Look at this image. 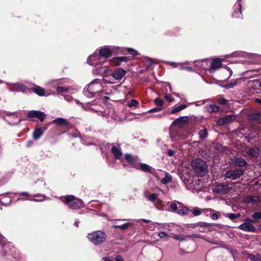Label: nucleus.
Here are the masks:
<instances>
[{
  "instance_id": "1",
  "label": "nucleus",
  "mask_w": 261,
  "mask_h": 261,
  "mask_svg": "<svg viewBox=\"0 0 261 261\" xmlns=\"http://www.w3.org/2000/svg\"><path fill=\"white\" fill-rule=\"evenodd\" d=\"M103 92V86L101 80L94 79L83 90V94L89 98H93L100 92Z\"/></svg>"
},
{
  "instance_id": "2",
  "label": "nucleus",
  "mask_w": 261,
  "mask_h": 261,
  "mask_svg": "<svg viewBox=\"0 0 261 261\" xmlns=\"http://www.w3.org/2000/svg\"><path fill=\"white\" fill-rule=\"evenodd\" d=\"M0 246L1 247V253L4 256H11L15 257L16 249L11 243L7 242L6 239L0 234Z\"/></svg>"
},
{
  "instance_id": "3",
  "label": "nucleus",
  "mask_w": 261,
  "mask_h": 261,
  "mask_svg": "<svg viewBox=\"0 0 261 261\" xmlns=\"http://www.w3.org/2000/svg\"><path fill=\"white\" fill-rule=\"evenodd\" d=\"M88 238L95 245H101L107 239V235L101 231H95L88 233Z\"/></svg>"
},
{
  "instance_id": "4",
  "label": "nucleus",
  "mask_w": 261,
  "mask_h": 261,
  "mask_svg": "<svg viewBox=\"0 0 261 261\" xmlns=\"http://www.w3.org/2000/svg\"><path fill=\"white\" fill-rule=\"evenodd\" d=\"M60 199L64 203L68 204L69 208L71 209L79 208L83 204L82 201L80 199H76L72 195H67L64 198H61Z\"/></svg>"
},
{
  "instance_id": "5",
  "label": "nucleus",
  "mask_w": 261,
  "mask_h": 261,
  "mask_svg": "<svg viewBox=\"0 0 261 261\" xmlns=\"http://www.w3.org/2000/svg\"><path fill=\"white\" fill-rule=\"evenodd\" d=\"M20 197L17 199V200H31L35 201H43L45 196L40 194L30 195L28 192H22L19 194Z\"/></svg>"
},
{
  "instance_id": "6",
  "label": "nucleus",
  "mask_w": 261,
  "mask_h": 261,
  "mask_svg": "<svg viewBox=\"0 0 261 261\" xmlns=\"http://www.w3.org/2000/svg\"><path fill=\"white\" fill-rule=\"evenodd\" d=\"M192 166L195 172L198 174L205 173L207 170V166L205 163L199 159L193 161Z\"/></svg>"
},
{
  "instance_id": "7",
  "label": "nucleus",
  "mask_w": 261,
  "mask_h": 261,
  "mask_svg": "<svg viewBox=\"0 0 261 261\" xmlns=\"http://www.w3.org/2000/svg\"><path fill=\"white\" fill-rule=\"evenodd\" d=\"M244 173V170L242 169H235L227 171L224 174L225 178L234 180L239 178Z\"/></svg>"
},
{
  "instance_id": "8",
  "label": "nucleus",
  "mask_w": 261,
  "mask_h": 261,
  "mask_svg": "<svg viewBox=\"0 0 261 261\" xmlns=\"http://www.w3.org/2000/svg\"><path fill=\"white\" fill-rule=\"evenodd\" d=\"M105 62V60L102 59L96 51L89 56L87 59V63L90 65L95 67H100Z\"/></svg>"
},
{
  "instance_id": "9",
  "label": "nucleus",
  "mask_w": 261,
  "mask_h": 261,
  "mask_svg": "<svg viewBox=\"0 0 261 261\" xmlns=\"http://www.w3.org/2000/svg\"><path fill=\"white\" fill-rule=\"evenodd\" d=\"M122 162H126L134 167L138 168V165L141 160L137 156L133 155L130 153L124 154V158L121 159Z\"/></svg>"
},
{
  "instance_id": "10",
  "label": "nucleus",
  "mask_w": 261,
  "mask_h": 261,
  "mask_svg": "<svg viewBox=\"0 0 261 261\" xmlns=\"http://www.w3.org/2000/svg\"><path fill=\"white\" fill-rule=\"evenodd\" d=\"M114 49V46H105L98 50V54L102 59L105 60V59L108 58L112 56Z\"/></svg>"
},
{
  "instance_id": "11",
  "label": "nucleus",
  "mask_w": 261,
  "mask_h": 261,
  "mask_svg": "<svg viewBox=\"0 0 261 261\" xmlns=\"http://www.w3.org/2000/svg\"><path fill=\"white\" fill-rule=\"evenodd\" d=\"M140 166L137 169L146 173H149L154 177L159 178L158 171L153 169L151 166L145 163H139Z\"/></svg>"
},
{
  "instance_id": "12",
  "label": "nucleus",
  "mask_w": 261,
  "mask_h": 261,
  "mask_svg": "<svg viewBox=\"0 0 261 261\" xmlns=\"http://www.w3.org/2000/svg\"><path fill=\"white\" fill-rule=\"evenodd\" d=\"M45 116L46 115L44 112L36 110L30 111L27 114V118H38L41 122L44 120Z\"/></svg>"
},
{
  "instance_id": "13",
  "label": "nucleus",
  "mask_w": 261,
  "mask_h": 261,
  "mask_svg": "<svg viewBox=\"0 0 261 261\" xmlns=\"http://www.w3.org/2000/svg\"><path fill=\"white\" fill-rule=\"evenodd\" d=\"M111 151L115 159L116 160H121V159L123 158V153L120 145H115V144L113 143L111 144Z\"/></svg>"
},
{
  "instance_id": "14",
  "label": "nucleus",
  "mask_w": 261,
  "mask_h": 261,
  "mask_svg": "<svg viewBox=\"0 0 261 261\" xmlns=\"http://www.w3.org/2000/svg\"><path fill=\"white\" fill-rule=\"evenodd\" d=\"M236 118V116L233 114L227 115L225 117H222L217 120V124L218 125H223L226 124Z\"/></svg>"
},
{
  "instance_id": "15",
  "label": "nucleus",
  "mask_w": 261,
  "mask_h": 261,
  "mask_svg": "<svg viewBox=\"0 0 261 261\" xmlns=\"http://www.w3.org/2000/svg\"><path fill=\"white\" fill-rule=\"evenodd\" d=\"M229 191V186L224 183L219 184V185H217L215 188V191L218 194H226Z\"/></svg>"
},
{
  "instance_id": "16",
  "label": "nucleus",
  "mask_w": 261,
  "mask_h": 261,
  "mask_svg": "<svg viewBox=\"0 0 261 261\" xmlns=\"http://www.w3.org/2000/svg\"><path fill=\"white\" fill-rule=\"evenodd\" d=\"M222 60L220 58H216L213 60L211 63V66L209 68L210 72H213L222 67Z\"/></svg>"
},
{
  "instance_id": "17",
  "label": "nucleus",
  "mask_w": 261,
  "mask_h": 261,
  "mask_svg": "<svg viewBox=\"0 0 261 261\" xmlns=\"http://www.w3.org/2000/svg\"><path fill=\"white\" fill-rule=\"evenodd\" d=\"M126 71L122 68H116L112 73V76L115 80H120L125 75Z\"/></svg>"
},
{
  "instance_id": "18",
  "label": "nucleus",
  "mask_w": 261,
  "mask_h": 261,
  "mask_svg": "<svg viewBox=\"0 0 261 261\" xmlns=\"http://www.w3.org/2000/svg\"><path fill=\"white\" fill-rule=\"evenodd\" d=\"M233 18H242L241 4L240 2H237L234 6L232 14Z\"/></svg>"
},
{
  "instance_id": "19",
  "label": "nucleus",
  "mask_w": 261,
  "mask_h": 261,
  "mask_svg": "<svg viewBox=\"0 0 261 261\" xmlns=\"http://www.w3.org/2000/svg\"><path fill=\"white\" fill-rule=\"evenodd\" d=\"M239 228L248 232H255L256 230L255 226L250 223L244 222L239 226Z\"/></svg>"
},
{
  "instance_id": "20",
  "label": "nucleus",
  "mask_w": 261,
  "mask_h": 261,
  "mask_svg": "<svg viewBox=\"0 0 261 261\" xmlns=\"http://www.w3.org/2000/svg\"><path fill=\"white\" fill-rule=\"evenodd\" d=\"M188 117L187 116H180L175 119L171 123V125H181L187 122Z\"/></svg>"
},
{
  "instance_id": "21",
  "label": "nucleus",
  "mask_w": 261,
  "mask_h": 261,
  "mask_svg": "<svg viewBox=\"0 0 261 261\" xmlns=\"http://www.w3.org/2000/svg\"><path fill=\"white\" fill-rule=\"evenodd\" d=\"M52 123L57 124L61 126H66L69 125L67 119L63 118H57L53 120Z\"/></svg>"
},
{
  "instance_id": "22",
  "label": "nucleus",
  "mask_w": 261,
  "mask_h": 261,
  "mask_svg": "<svg viewBox=\"0 0 261 261\" xmlns=\"http://www.w3.org/2000/svg\"><path fill=\"white\" fill-rule=\"evenodd\" d=\"M259 201V197L257 196H249L246 197L243 200L244 203H256Z\"/></svg>"
},
{
  "instance_id": "23",
  "label": "nucleus",
  "mask_w": 261,
  "mask_h": 261,
  "mask_svg": "<svg viewBox=\"0 0 261 261\" xmlns=\"http://www.w3.org/2000/svg\"><path fill=\"white\" fill-rule=\"evenodd\" d=\"M242 79H237L232 80L229 84L224 86H222V87L226 89L233 88L234 86H237L239 83H240Z\"/></svg>"
},
{
  "instance_id": "24",
  "label": "nucleus",
  "mask_w": 261,
  "mask_h": 261,
  "mask_svg": "<svg viewBox=\"0 0 261 261\" xmlns=\"http://www.w3.org/2000/svg\"><path fill=\"white\" fill-rule=\"evenodd\" d=\"M247 153L253 158H257L259 155V150L256 147L249 148Z\"/></svg>"
},
{
  "instance_id": "25",
  "label": "nucleus",
  "mask_w": 261,
  "mask_h": 261,
  "mask_svg": "<svg viewBox=\"0 0 261 261\" xmlns=\"http://www.w3.org/2000/svg\"><path fill=\"white\" fill-rule=\"evenodd\" d=\"M234 165L236 166L245 167L247 165V162L242 158H237L234 160Z\"/></svg>"
},
{
  "instance_id": "26",
  "label": "nucleus",
  "mask_w": 261,
  "mask_h": 261,
  "mask_svg": "<svg viewBox=\"0 0 261 261\" xmlns=\"http://www.w3.org/2000/svg\"><path fill=\"white\" fill-rule=\"evenodd\" d=\"M144 196L148 201L151 202H154V201L157 199L159 194L156 193H152L151 194H149L148 192H145L144 193Z\"/></svg>"
},
{
  "instance_id": "27",
  "label": "nucleus",
  "mask_w": 261,
  "mask_h": 261,
  "mask_svg": "<svg viewBox=\"0 0 261 261\" xmlns=\"http://www.w3.org/2000/svg\"><path fill=\"white\" fill-rule=\"evenodd\" d=\"M31 91L39 96H43L45 95L44 89L39 86H36L35 87L31 88Z\"/></svg>"
},
{
  "instance_id": "28",
  "label": "nucleus",
  "mask_w": 261,
  "mask_h": 261,
  "mask_svg": "<svg viewBox=\"0 0 261 261\" xmlns=\"http://www.w3.org/2000/svg\"><path fill=\"white\" fill-rule=\"evenodd\" d=\"M206 62L205 59L197 60L194 61L195 66L198 69H205L206 67L204 65V63Z\"/></svg>"
},
{
  "instance_id": "29",
  "label": "nucleus",
  "mask_w": 261,
  "mask_h": 261,
  "mask_svg": "<svg viewBox=\"0 0 261 261\" xmlns=\"http://www.w3.org/2000/svg\"><path fill=\"white\" fill-rule=\"evenodd\" d=\"M43 130L41 128H37L35 129L33 132V138L37 140H38L40 137L42 135Z\"/></svg>"
},
{
  "instance_id": "30",
  "label": "nucleus",
  "mask_w": 261,
  "mask_h": 261,
  "mask_svg": "<svg viewBox=\"0 0 261 261\" xmlns=\"http://www.w3.org/2000/svg\"><path fill=\"white\" fill-rule=\"evenodd\" d=\"M205 111L210 113L217 112L219 111V108L218 106L214 105H207L205 107Z\"/></svg>"
},
{
  "instance_id": "31",
  "label": "nucleus",
  "mask_w": 261,
  "mask_h": 261,
  "mask_svg": "<svg viewBox=\"0 0 261 261\" xmlns=\"http://www.w3.org/2000/svg\"><path fill=\"white\" fill-rule=\"evenodd\" d=\"M211 224L210 223H206V222H201V224L199 225L200 226L198 231L201 232H205L208 231V227L210 226Z\"/></svg>"
},
{
  "instance_id": "32",
  "label": "nucleus",
  "mask_w": 261,
  "mask_h": 261,
  "mask_svg": "<svg viewBox=\"0 0 261 261\" xmlns=\"http://www.w3.org/2000/svg\"><path fill=\"white\" fill-rule=\"evenodd\" d=\"M133 223L130 222H127L122 225H114L113 227L115 228H119L121 230H124L127 229L128 227L132 226Z\"/></svg>"
},
{
  "instance_id": "33",
  "label": "nucleus",
  "mask_w": 261,
  "mask_h": 261,
  "mask_svg": "<svg viewBox=\"0 0 261 261\" xmlns=\"http://www.w3.org/2000/svg\"><path fill=\"white\" fill-rule=\"evenodd\" d=\"M261 117L260 113H254L248 116V119L251 120H260Z\"/></svg>"
},
{
  "instance_id": "34",
  "label": "nucleus",
  "mask_w": 261,
  "mask_h": 261,
  "mask_svg": "<svg viewBox=\"0 0 261 261\" xmlns=\"http://www.w3.org/2000/svg\"><path fill=\"white\" fill-rule=\"evenodd\" d=\"M189 210L186 206H182L177 211V213L181 216H186L189 214Z\"/></svg>"
},
{
  "instance_id": "35",
  "label": "nucleus",
  "mask_w": 261,
  "mask_h": 261,
  "mask_svg": "<svg viewBox=\"0 0 261 261\" xmlns=\"http://www.w3.org/2000/svg\"><path fill=\"white\" fill-rule=\"evenodd\" d=\"M199 138L201 140H204L207 137L208 130L206 128L201 129L199 132Z\"/></svg>"
},
{
  "instance_id": "36",
  "label": "nucleus",
  "mask_w": 261,
  "mask_h": 261,
  "mask_svg": "<svg viewBox=\"0 0 261 261\" xmlns=\"http://www.w3.org/2000/svg\"><path fill=\"white\" fill-rule=\"evenodd\" d=\"M241 214H233V213H226L224 214V216L226 218H229L231 220H234L239 217H240Z\"/></svg>"
},
{
  "instance_id": "37",
  "label": "nucleus",
  "mask_w": 261,
  "mask_h": 261,
  "mask_svg": "<svg viewBox=\"0 0 261 261\" xmlns=\"http://www.w3.org/2000/svg\"><path fill=\"white\" fill-rule=\"evenodd\" d=\"M129 60L128 57H115L114 58L113 61H118V62L116 63V65H119L120 64V63L122 62H127Z\"/></svg>"
},
{
  "instance_id": "38",
  "label": "nucleus",
  "mask_w": 261,
  "mask_h": 261,
  "mask_svg": "<svg viewBox=\"0 0 261 261\" xmlns=\"http://www.w3.org/2000/svg\"><path fill=\"white\" fill-rule=\"evenodd\" d=\"M172 176L168 173H166L165 177L162 178L161 180V182L163 184H167L172 181Z\"/></svg>"
},
{
  "instance_id": "39",
  "label": "nucleus",
  "mask_w": 261,
  "mask_h": 261,
  "mask_svg": "<svg viewBox=\"0 0 261 261\" xmlns=\"http://www.w3.org/2000/svg\"><path fill=\"white\" fill-rule=\"evenodd\" d=\"M259 253L255 254H248L247 258H249L251 261H258Z\"/></svg>"
},
{
  "instance_id": "40",
  "label": "nucleus",
  "mask_w": 261,
  "mask_h": 261,
  "mask_svg": "<svg viewBox=\"0 0 261 261\" xmlns=\"http://www.w3.org/2000/svg\"><path fill=\"white\" fill-rule=\"evenodd\" d=\"M251 217L254 221H256V223H257L258 220L261 219V211L259 212H254V213L251 216Z\"/></svg>"
},
{
  "instance_id": "41",
  "label": "nucleus",
  "mask_w": 261,
  "mask_h": 261,
  "mask_svg": "<svg viewBox=\"0 0 261 261\" xmlns=\"http://www.w3.org/2000/svg\"><path fill=\"white\" fill-rule=\"evenodd\" d=\"M15 86L18 89L19 91L25 92L27 89V87L25 85L20 84L18 83L14 84Z\"/></svg>"
},
{
  "instance_id": "42",
  "label": "nucleus",
  "mask_w": 261,
  "mask_h": 261,
  "mask_svg": "<svg viewBox=\"0 0 261 261\" xmlns=\"http://www.w3.org/2000/svg\"><path fill=\"white\" fill-rule=\"evenodd\" d=\"M255 135L253 133L249 134L245 137L246 140L250 143H252V141H255Z\"/></svg>"
},
{
  "instance_id": "43",
  "label": "nucleus",
  "mask_w": 261,
  "mask_h": 261,
  "mask_svg": "<svg viewBox=\"0 0 261 261\" xmlns=\"http://www.w3.org/2000/svg\"><path fill=\"white\" fill-rule=\"evenodd\" d=\"M69 88L67 87H60L58 86L57 88V91L59 93H63L68 91Z\"/></svg>"
},
{
  "instance_id": "44",
  "label": "nucleus",
  "mask_w": 261,
  "mask_h": 261,
  "mask_svg": "<svg viewBox=\"0 0 261 261\" xmlns=\"http://www.w3.org/2000/svg\"><path fill=\"white\" fill-rule=\"evenodd\" d=\"M192 213L194 216H198L202 213V211L200 208L195 207L192 210Z\"/></svg>"
},
{
  "instance_id": "45",
  "label": "nucleus",
  "mask_w": 261,
  "mask_h": 261,
  "mask_svg": "<svg viewBox=\"0 0 261 261\" xmlns=\"http://www.w3.org/2000/svg\"><path fill=\"white\" fill-rule=\"evenodd\" d=\"M138 105V102L135 99H131L127 102V106L129 108L136 107Z\"/></svg>"
},
{
  "instance_id": "46",
  "label": "nucleus",
  "mask_w": 261,
  "mask_h": 261,
  "mask_svg": "<svg viewBox=\"0 0 261 261\" xmlns=\"http://www.w3.org/2000/svg\"><path fill=\"white\" fill-rule=\"evenodd\" d=\"M173 239L178 240L180 241H185L186 240V238L183 236L175 235L173 237Z\"/></svg>"
},
{
  "instance_id": "47",
  "label": "nucleus",
  "mask_w": 261,
  "mask_h": 261,
  "mask_svg": "<svg viewBox=\"0 0 261 261\" xmlns=\"http://www.w3.org/2000/svg\"><path fill=\"white\" fill-rule=\"evenodd\" d=\"M154 103L158 107H162L163 105V101L159 98H156L154 100Z\"/></svg>"
},
{
  "instance_id": "48",
  "label": "nucleus",
  "mask_w": 261,
  "mask_h": 261,
  "mask_svg": "<svg viewBox=\"0 0 261 261\" xmlns=\"http://www.w3.org/2000/svg\"><path fill=\"white\" fill-rule=\"evenodd\" d=\"M137 221H141L144 222L145 223H150L151 225H152L154 226H155V224H159V223L158 222H153L149 220L145 219H141L137 220Z\"/></svg>"
},
{
  "instance_id": "49",
  "label": "nucleus",
  "mask_w": 261,
  "mask_h": 261,
  "mask_svg": "<svg viewBox=\"0 0 261 261\" xmlns=\"http://www.w3.org/2000/svg\"><path fill=\"white\" fill-rule=\"evenodd\" d=\"M179 69L180 70H182V69H185V70H187L189 71H194V69L191 66H184L183 65H181L180 67H179Z\"/></svg>"
},
{
  "instance_id": "50",
  "label": "nucleus",
  "mask_w": 261,
  "mask_h": 261,
  "mask_svg": "<svg viewBox=\"0 0 261 261\" xmlns=\"http://www.w3.org/2000/svg\"><path fill=\"white\" fill-rule=\"evenodd\" d=\"M170 207L171 208V210H172V211L174 212H176L177 213V211L178 210V207H177V204L175 203H172L170 204Z\"/></svg>"
},
{
  "instance_id": "51",
  "label": "nucleus",
  "mask_w": 261,
  "mask_h": 261,
  "mask_svg": "<svg viewBox=\"0 0 261 261\" xmlns=\"http://www.w3.org/2000/svg\"><path fill=\"white\" fill-rule=\"evenodd\" d=\"M127 51L129 53H130L131 55H132L133 56H136L138 54L137 51H136V50H135L133 48H128Z\"/></svg>"
},
{
  "instance_id": "52",
  "label": "nucleus",
  "mask_w": 261,
  "mask_h": 261,
  "mask_svg": "<svg viewBox=\"0 0 261 261\" xmlns=\"http://www.w3.org/2000/svg\"><path fill=\"white\" fill-rule=\"evenodd\" d=\"M162 110V108H154L151 109L147 111V113L157 112Z\"/></svg>"
},
{
  "instance_id": "53",
  "label": "nucleus",
  "mask_w": 261,
  "mask_h": 261,
  "mask_svg": "<svg viewBox=\"0 0 261 261\" xmlns=\"http://www.w3.org/2000/svg\"><path fill=\"white\" fill-rule=\"evenodd\" d=\"M165 114H166V113H165V112H164V113H162V114H154V115H150L149 117H152V118H155L160 119V118H161L163 116H164Z\"/></svg>"
},
{
  "instance_id": "54",
  "label": "nucleus",
  "mask_w": 261,
  "mask_h": 261,
  "mask_svg": "<svg viewBox=\"0 0 261 261\" xmlns=\"http://www.w3.org/2000/svg\"><path fill=\"white\" fill-rule=\"evenodd\" d=\"M180 111L178 106L174 107L170 111L171 114H174L177 112Z\"/></svg>"
},
{
  "instance_id": "55",
  "label": "nucleus",
  "mask_w": 261,
  "mask_h": 261,
  "mask_svg": "<svg viewBox=\"0 0 261 261\" xmlns=\"http://www.w3.org/2000/svg\"><path fill=\"white\" fill-rule=\"evenodd\" d=\"M244 222L246 223H250V224H252V223H256V221H254V219L252 218H247L245 219Z\"/></svg>"
},
{
  "instance_id": "56",
  "label": "nucleus",
  "mask_w": 261,
  "mask_h": 261,
  "mask_svg": "<svg viewBox=\"0 0 261 261\" xmlns=\"http://www.w3.org/2000/svg\"><path fill=\"white\" fill-rule=\"evenodd\" d=\"M227 102V101L226 99H225L224 98H221L219 99V103L221 105H224L226 104Z\"/></svg>"
},
{
  "instance_id": "57",
  "label": "nucleus",
  "mask_w": 261,
  "mask_h": 261,
  "mask_svg": "<svg viewBox=\"0 0 261 261\" xmlns=\"http://www.w3.org/2000/svg\"><path fill=\"white\" fill-rule=\"evenodd\" d=\"M175 154V151L171 149H169L167 151V155L169 156H172Z\"/></svg>"
},
{
  "instance_id": "58",
  "label": "nucleus",
  "mask_w": 261,
  "mask_h": 261,
  "mask_svg": "<svg viewBox=\"0 0 261 261\" xmlns=\"http://www.w3.org/2000/svg\"><path fill=\"white\" fill-rule=\"evenodd\" d=\"M211 217L213 220H216L219 218V216L217 213H214L211 214Z\"/></svg>"
},
{
  "instance_id": "59",
  "label": "nucleus",
  "mask_w": 261,
  "mask_h": 261,
  "mask_svg": "<svg viewBox=\"0 0 261 261\" xmlns=\"http://www.w3.org/2000/svg\"><path fill=\"white\" fill-rule=\"evenodd\" d=\"M158 236L161 238H163L168 236V234L164 231L160 232Z\"/></svg>"
},
{
  "instance_id": "60",
  "label": "nucleus",
  "mask_w": 261,
  "mask_h": 261,
  "mask_svg": "<svg viewBox=\"0 0 261 261\" xmlns=\"http://www.w3.org/2000/svg\"><path fill=\"white\" fill-rule=\"evenodd\" d=\"M115 261H124L122 256L117 255L115 257Z\"/></svg>"
},
{
  "instance_id": "61",
  "label": "nucleus",
  "mask_w": 261,
  "mask_h": 261,
  "mask_svg": "<svg viewBox=\"0 0 261 261\" xmlns=\"http://www.w3.org/2000/svg\"><path fill=\"white\" fill-rule=\"evenodd\" d=\"M206 101V100H203L198 101H196L195 102V105L197 106H199V105H203L205 102Z\"/></svg>"
},
{
  "instance_id": "62",
  "label": "nucleus",
  "mask_w": 261,
  "mask_h": 261,
  "mask_svg": "<svg viewBox=\"0 0 261 261\" xmlns=\"http://www.w3.org/2000/svg\"><path fill=\"white\" fill-rule=\"evenodd\" d=\"M201 222H199L195 223L194 224H191L190 227L191 228L196 227L197 226H199V225H200L201 224Z\"/></svg>"
},
{
  "instance_id": "63",
  "label": "nucleus",
  "mask_w": 261,
  "mask_h": 261,
  "mask_svg": "<svg viewBox=\"0 0 261 261\" xmlns=\"http://www.w3.org/2000/svg\"><path fill=\"white\" fill-rule=\"evenodd\" d=\"M180 110L181 111L182 110H184L187 107V105L186 104H181L180 106H178Z\"/></svg>"
},
{
  "instance_id": "64",
  "label": "nucleus",
  "mask_w": 261,
  "mask_h": 261,
  "mask_svg": "<svg viewBox=\"0 0 261 261\" xmlns=\"http://www.w3.org/2000/svg\"><path fill=\"white\" fill-rule=\"evenodd\" d=\"M81 107L84 110H88L89 109V105L88 103L85 104L83 103V105Z\"/></svg>"
}]
</instances>
